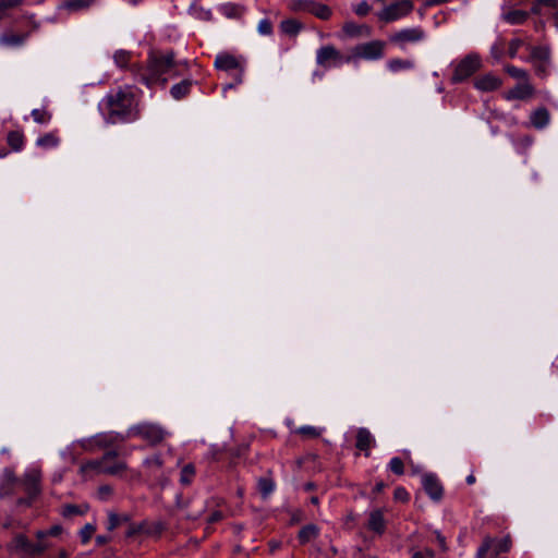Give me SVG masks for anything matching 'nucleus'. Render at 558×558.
<instances>
[{"label": "nucleus", "mask_w": 558, "mask_h": 558, "mask_svg": "<svg viewBox=\"0 0 558 558\" xmlns=\"http://www.w3.org/2000/svg\"><path fill=\"white\" fill-rule=\"evenodd\" d=\"M106 119L110 123H126L138 118L135 96L131 87L110 92L100 104Z\"/></svg>", "instance_id": "1"}, {"label": "nucleus", "mask_w": 558, "mask_h": 558, "mask_svg": "<svg viewBox=\"0 0 558 558\" xmlns=\"http://www.w3.org/2000/svg\"><path fill=\"white\" fill-rule=\"evenodd\" d=\"M126 469V464L118 460V451L109 450L100 459H93L81 465L84 475L107 474L120 475Z\"/></svg>", "instance_id": "2"}, {"label": "nucleus", "mask_w": 558, "mask_h": 558, "mask_svg": "<svg viewBox=\"0 0 558 558\" xmlns=\"http://www.w3.org/2000/svg\"><path fill=\"white\" fill-rule=\"evenodd\" d=\"M385 43L374 40L354 46L348 50V64L356 65L360 60H378L384 56Z\"/></svg>", "instance_id": "3"}, {"label": "nucleus", "mask_w": 558, "mask_h": 558, "mask_svg": "<svg viewBox=\"0 0 558 558\" xmlns=\"http://www.w3.org/2000/svg\"><path fill=\"white\" fill-rule=\"evenodd\" d=\"M166 432L157 424L140 423L129 428L126 438L138 436L150 444L160 442L165 438Z\"/></svg>", "instance_id": "4"}, {"label": "nucleus", "mask_w": 558, "mask_h": 558, "mask_svg": "<svg viewBox=\"0 0 558 558\" xmlns=\"http://www.w3.org/2000/svg\"><path fill=\"white\" fill-rule=\"evenodd\" d=\"M347 57L348 51L343 53L328 45L317 50L316 61L322 68H338L348 64Z\"/></svg>", "instance_id": "5"}, {"label": "nucleus", "mask_w": 558, "mask_h": 558, "mask_svg": "<svg viewBox=\"0 0 558 558\" xmlns=\"http://www.w3.org/2000/svg\"><path fill=\"white\" fill-rule=\"evenodd\" d=\"M11 549L29 558L43 554L48 544L45 542L33 543L25 535L17 534L11 542Z\"/></svg>", "instance_id": "6"}, {"label": "nucleus", "mask_w": 558, "mask_h": 558, "mask_svg": "<svg viewBox=\"0 0 558 558\" xmlns=\"http://www.w3.org/2000/svg\"><path fill=\"white\" fill-rule=\"evenodd\" d=\"M412 9L413 4L410 0H400L386 7L378 16L381 21L392 22L409 14Z\"/></svg>", "instance_id": "7"}, {"label": "nucleus", "mask_w": 558, "mask_h": 558, "mask_svg": "<svg viewBox=\"0 0 558 558\" xmlns=\"http://www.w3.org/2000/svg\"><path fill=\"white\" fill-rule=\"evenodd\" d=\"M424 37L425 34L423 29L420 27H412L404 28L395 33L391 35L390 41L400 47H404L407 44L421 41L424 39Z\"/></svg>", "instance_id": "8"}, {"label": "nucleus", "mask_w": 558, "mask_h": 558, "mask_svg": "<svg viewBox=\"0 0 558 558\" xmlns=\"http://www.w3.org/2000/svg\"><path fill=\"white\" fill-rule=\"evenodd\" d=\"M214 65L216 70H241L247 64L246 60L242 56L222 52L216 56Z\"/></svg>", "instance_id": "9"}, {"label": "nucleus", "mask_w": 558, "mask_h": 558, "mask_svg": "<svg viewBox=\"0 0 558 558\" xmlns=\"http://www.w3.org/2000/svg\"><path fill=\"white\" fill-rule=\"evenodd\" d=\"M126 437L122 435L112 434H98L92 439L85 440L82 446L85 450H92L94 447L106 448L112 445L116 440L123 441Z\"/></svg>", "instance_id": "10"}, {"label": "nucleus", "mask_w": 558, "mask_h": 558, "mask_svg": "<svg viewBox=\"0 0 558 558\" xmlns=\"http://www.w3.org/2000/svg\"><path fill=\"white\" fill-rule=\"evenodd\" d=\"M422 484L426 492V494L433 500H440L442 497V486L438 480V477L433 473H427L422 476Z\"/></svg>", "instance_id": "11"}, {"label": "nucleus", "mask_w": 558, "mask_h": 558, "mask_svg": "<svg viewBox=\"0 0 558 558\" xmlns=\"http://www.w3.org/2000/svg\"><path fill=\"white\" fill-rule=\"evenodd\" d=\"M39 480L40 473L35 469L29 470L24 474L22 484L26 494L31 497H36L39 494Z\"/></svg>", "instance_id": "12"}, {"label": "nucleus", "mask_w": 558, "mask_h": 558, "mask_svg": "<svg viewBox=\"0 0 558 558\" xmlns=\"http://www.w3.org/2000/svg\"><path fill=\"white\" fill-rule=\"evenodd\" d=\"M156 70L190 66L185 60H175L173 53H158L154 57Z\"/></svg>", "instance_id": "13"}, {"label": "nucleus", "mask_w": 558, "mask_h": 558, "mask_svg": "<svg viewBox=\"0 0 558 558\" xmlns=\"http://www.w3.org/2000/svg\"><path fill=\"white\" fill-rule=\"evenodd\" d=\"M501 85V80L492 74L485 73L481 76L474 77V86L483 92H490L497 89Z\"/></svg>", "instance_id": "14"}, {"label": "nucleus", "mask_w": 558, "mask_h": 558, "mask_svg": "<svg viewBox=\"0 0 558 558\" xmlns=\"http://www.w3.org/2000/svg\"><path fill=\"white\" fill-rule=\"evenodd\" d=\"M534 93V88L533 86L527 83V82H520L518 83L513 88L509 89L505 97L508 99V100H512V99H521V100H524V99H527L530 98Z\"/></svg>", "instance_id": "15"}, {"label": "nucleus", "mask_w": 558, "mask_h": 558, "mask_svg": "<svg viewBox=\"0 0 558 558\" xmlns=\"http://www.w3.org/2000/svg\"><path fill=\"white\" fill-rule=\"evenodd\" d=\"M355 446L357 449L364 451L366 457L369 456L371 447L375 446V438L367 428L360 427L357 429Z\"/></svg>", "instance_id": "16"}, {"label": "nucleus", "mask_w": 558, "mask_h": 558, "mask_svg": "<svg viewBox=\"0 0 558 558\" xmlns=\"http://www.w3.org/2000/svg\"><path fill=\"white\" fill-rule=\"evenodd\" d=\"M451 65L453 70H478L482 66V60L477 53L471 52L459 61L452 62Z\"/></svg>", "instance_id": "17"}, {"label": "nucleus", "mask_w": 558, "mask_h": 558, "mask_svg": "<svg viewBox=\"0 0 558 558\" xmlns=\"http://www.w3.org/2000/svg\"><path fill=\"white\" fill-rule=\"evenodd\" d=\"M344 36L350 38L367 37L371 34V28L367 25L356 24L354 22H347L342 27Z\"/></svg>", "instance_id": "18"}, {"label": "nucleus", "mask_w": 558, "mask_h": 558, "mask_svg": "<svg viewBox=\"0 0 558 558\" xmlns=\"http://www.w3.org/2000/svg\"><path fill=\"white\" fill-rule=\"evenodd\" d=\"M26 39L27 34L5 33L0 36V45L3 47H21Z\"/></svg>", "instance_id": "19"}, {"label": "nucleus", "mask_w": 558, "mask_h": 558, "mask_svg": "<svg viewBox=\"0 0 558 558\" xmlns=\"http://www.w3.org/2000/svg\"><path fill=\"white\" fill-rule=\"evenodd\" d=\"M367 527L377 534H383L385 532V519L380 510H374L371 512Z\"/></svg>", "instance_id": "20"}, {"label": "nucleus", "mask_w": 558, "mask_h": 558, "mask_svg": "<svg viewBox=\"0 0 558 558\" xmlns=\"http://www.w3.org/2000/svg\"><path fill=\"white\" fill-rule=\"evenodd\" d=\"M15 482L16 478L13 471L10 469H4L0 483V497H4L11 494L12 487L15 484Z\"/></svg>", "instance_id": "21"}, {"label": "nucleus", "mask_w": 558, "mask_h": 558, "mask_svg": "<svg viewBox=\"0 0 558 558\" xmlns=\"http://www.w3.org/2000/svg\"><path fill=\"white\" fill-rule=\"evenodd\" d=\"M318 535V526L315 524H307L300 530L298 538L301 544H306L312 539H315Z\"/></svg>", "instance_id": "22"}, {"label": "nucleus", "mask_w": 558, "mask_h": 558, "mask_svg": "<svg viewBox=\"0 0 558 558\" xmlns=\"http://www.w3.org/2000/svg\"><path fill=\"white\" fill-rule=\"evenodd\" d=\"M531 123L536 129H543L549 123V113L545 108H539L531 114Z\"/></svg>", "instance_id": "23"}, {"label": "nucleus", "mask_w": 558, "mask_h": 558, "mask_svg": "<svg viewBox=\"0 0 558 558\" xmlns=\"http://www.w3.org/2000/svg\"><path fill=\"white\" fill-rule=\"evenodd\" d=\"M191 86H192V81L183 80L182 82L174 84L171 87L170 94L177 100L182 99L184 96H186L189 94Z\"/></svg>", "instance_id": "24"}, {"label": "nucleus", "mask_w": 558, "mask_h": 558, "mask_svg": "<svg viewBox=\"0 0 558 558\" xmlns=\"http://www.w3.org/2000/svg\"><path fill=\"white\" fill-rule=\"evenodd\" d=\"M531 57L534 61L539 63V66L549 65V50L546 47H533L531 50Z\"/></svg>", "instance_id": "25"}, {"label": "nucleus", "mask_w": 558, "mask_h": 558, "mask_svg": "<svg viewBox=\"0 0 558 558\" xmlns=\"http://www.w3.org/2000/svg\"><path fill=\"white\" fill-rule=\"evenodd\" d=\"M281 31L289 36H296L302 28V24L293 19H288L281 22Z\"/></svg>", "instance_id": "26"}, {"label": "nucleus", "mask_w": 558, "mask_h": 558, "mask_svg": "<svg viewBox=\"0 0 558 558\" xmlns=\"http://www.w3.org/2000/svg\"><path fill=\"white\" fill-rule=\"evenodd\" d=\"M166 530V525L161 521L148 522L145 521V535L150 537H159Z\"/></svg>", "instance_id": "27"}, {"label": "nucleus", "mask_w": 558, "mask_h": 558, "mask_svg": "<svg viewBox=\"0 0 558 558\" xmlns=\"http://www.w3.org/2000/svg\"><path fill=\"white\" fill-rule=\"evenodd\" d=\"M8 144L9 146L15 150V151H19L23 148V145H24V136L21 132L19 131H11L9 132L8 134Z\"/></svg>", "instance_id": "28"}, {"label": "nucleus", "mask_w": 558, "mask_h": 558, "mask_svg": "<svg viewBox=\"0 0 558 558\" xmlns=\"http://www.w3.org/2000/svg\"><path fill=\"white\" fill-rule=\"evenodd\" d=\"M257 486L263 498H267L275 490V483L269 477H260Z\"/></svg>", "instance_id": "29"}, {"label": "nucleus", "mask_w": 558, "mask_h": 558, "mask_svg": "<svg viewBox=\"0 0 558 558\" xmlns=\"http://www.w3.org/2000/svg\"><path fill=\"white\" fill-rule=\"evenodd\" d=\"M310 13L322 20H328L331 16V10L328 5L315 1Z\"/></svg>", "instance_id": "30"}, {"label": "nucleus", "mask_w": 558, "mask_h": 558, "mask_svg": "<svg viewBox=\"0 0 558 558\" xmlns=\"http://www.w3.org/2000/svg\"><path fill=\"white\" fill-rule=\"evenodd\" d=\"M129 521V517L126 514H118L114 512L108 513V522H107V529L109 531H112L120 526L122 523H125Z\"/></svg>", "instance_id": "31"}, {"label": "nucleus", "mask_w": 558, "mask_h": 558, "mask_svg": "<svg viewBox=\"0 0 558 558\" xmlns=\"http://www.w3.org/2000/svg\"><path fill=\"white\" fill-rule=\"evenodd\" d=\"M58 144H59V138L52 133L45 134L44 136L37 138V141H36V145L38 147L46 148V149L57 147Z\"/></svg>", "instance_id": "32"}, {"label": "nucleus", "mask_w": 558, "mask_h": 558, "mask_svg": "<svg viewBox=\"0 0 558 558\" xmlns=\"http://www.w3.org/2000/svg\"><path fill=\"white\" fill-rule=\"evenodd\" d=\"M527 17V13L521 10H513L504 15V19L510 24H521Z\"/></svg>", "instance_id": "33"}, {"label": "nucleus", "mask_w": 558, "mask_h": 558, "mask_svg": "<svg viewBox=\"0 0 558 558\" xmlns=\"http://www.w3.org/2000/svg\"><path fill=\"white\" fill-rule=\"evenodd\" d=\"M324 428L304 425L296 429V434L306 437V438H317L322 435Z\"/></svg>", "instance_id": "34"}, {"label": "nucleus", "mask_w": 558, "mask_h": 558, "mask_svg": "<svg viewBox=\"0 0 558 558\" xmlns=\"http://www.w3.org/2000/svg\"><path fill=\"white\" fill-rule=\"evenodd\" d=\"M314 0H291L289 8L295 12H311Z\"/></svg>", "instance_id": "35"}, {"label": "nucleus", "mask_w": 558, "mask_h": 558, "mask_svg": "<svg viewBox=\"0 0 558 558\" xmlns=\"http://www.w3.org/2000/svg\"><path fill=\"white\" fill-rule=\"evenodd\" d=\"M194 475H195V466L191 463L184 465L181 471V477H180L181 484L190 485L193 481Z\"/></svg>", "instance_id": "36"}, {"label": "nucleus", "mask_w": 558, "mask_h": 558, "mask_svg": "<svg viewBox=\"0 0 558 558\" xmlns=\"http://www.w3.org/2000/svg\"><path fill=\"white\" fill-rule=\"evenodd\" d=\"M62 532V527L60 525H53L48 530H39L36 532V537L38 541L44 542V538L47 536H59Z\"/></svg>", "instance_id": "37"}, {"label": "nucleus", "mask_w": 558, "mask_h": 558, "mask_svg": "<svg viewBox=\"0 0 558 558\" xmlns=\"http://www.w3.org/2000/svg\"><path fill=\"white\" fill-rule=\"evenodd\" d=\"M23 3V0H0V21L5 16L7 11L17 8Z\"/></svg>", "instance_id": "38"}, {"label": "nucleus", "mask_w": 558, "mask_h": 558, "mask_svg": "<svg viewBox=\"0 0 558 558\" xmlns=\"http://www.w3.org/2000/svg\"><path fill=\"white\" fill-rule=\"evenodd\" d=\"M92 2V0H68L64 7L71 11H78L88 8Z\"/></svg>", "instance_id": "39"}, {"label": "nucleus", "mask_w": 558, "mask_h": 558, "mask_svg": "<svg viewBox=\"0 0 558 558\" xmlns=\"http://www.w3.org/2000/svg\"><path fill=\"white\" fill-rule=\"evenodd\" d=\"M138 534H145V521H143L141 523L130 524L128 532H126V537H133Z\"/></svg>", "instance_id": "40"}, {"label": "nucleus", "mask_w": 558, "mask_h": 558, "mask_svg": "<svg viewBox=\"0 0 558 558\" xmlns=\"http://www.w3.org/2000/svg\"><path fill=\"white\" fill-rule=\"evenodd\" d=\"M114 62H116V65L118 68H125L128 66V62H129V59H130V53L126 52V51H117L114 53Z\"/></svg>", "instance_id": "41"}, {"label": "nucleus", "mask_w": 558, "mask_h": 558, "mask_svg": "<svg viewBox=\"0 0 558 558\" xmlns=\"http://www.w3.org/2000/svg\"><path fill=\"white\" fill-rule=\"evenodd\" d=\"M389 470L397 475H401L404 472L403 462L400 458L395 457L389 462Z\"/></svg>", "instance_id": "42"}, {"label": "nucleus", "mask_w": 558, "mask_h": 558, "mask_svg": "<svg viewBox=\"0 0 558 558\" xmlns=\"http://www.w3.org/2000/svg\"><path fill=\"white\" fill-rule=\"evenodd\" d=\"M83 513H84V510H82L78 506H75V505H66L63 507V510H62V514L65 518L81 515Z\"/></svg>", "instance_id": "43"}, {"label": "nucleus", "mask_w": 558, "mask_h": 558, "mask_svg": "<svg viewBox=\"0 0 558 558\" xmlns=\"http://www.w3.org/2000/svg\"><path fill=\"white\" fill-rule=\"evenodd\" d=\"M353 10H354L355 14H357L359 16H365L371 12L372 8L367 1L362 0L357 4L354 5Z\"/></svg>", "instance_id": "44"}, {"label": "nucleus", "mask_w": 558, "mask_h": 558, "mask_svg": "<svg viewBox=\"0 0 558 558\" xmlns=\"http://www.w3.org/2000/svg\"><path fill=\"white\" fill-rule=\"evenodd\" d=\"M257 31L262 35H270L272 33V24L269 20L264 19L258 22Z\"/></svg>", "instance_id": "45"}, {"label": "nucleus", "mask_w": 558, "mask_h": 558, "mask_svg": "<svg viewBox=\"0 0 558 558\" xmlns=\"http://www.w3.org/2000/svg\"><path fill=\"white\" fill-rule=\"evenodd\" d=\"M32 117L34 121L40 124L47 123L50 119V116L46 111L40 109H34L32 111Z\"/></svg>", "instance_id": "46"}, {"label": "nucleus", "mask_w": 558, "mask_h": 558, "mask_svg": "<svg viewBox=\"0 0 558 558\" xmlns=\"http://www.w3.org/2000/svg\"><path fill=\"white\" fill-rule=\"evenodd\" d=\"M493 539L490 537H486L483 542L482 546L478 548L476 553V558H485L486 554L492 547Z\"/></svg>", "instance_id": "47"}, {"label": "nucleus", "mask_w": 558, "mask_h": 558, "mask_svg": "<svg viewBox=\"0 0 558 558\" xmlns=\"http://www.w3.org/2000/svg\"><path fill=\"white\" fill-rule=\"evenodd\" d=\"M95 530L96 529L93 524H85V526L81 530L82 542L87 543L90 539Z\"/></svg>", "instance_id": "48"}, {"label": "nucleus", "mask_w": 558, "mask_h": 558, "mask_svg": "<svg viewBox=\"0 0 558 558\" xmlns=\"http://www.w3.org/2000/svg\"><path fill=\"white\" fill-rule=\"evenodd\" d=\"M472 72H464V71H461V72H453L452 76H451V81L452 83H461V82H464L465 80H468L470 77V74Z\"/></svg>", "instance_id": "49"}, {"label": "nucleus", "mask_w": 558, "mask_h": 558, "mask_svg": "<svg viewBox=\"0 0 558 558\" xmlns=\"http://www.w3.org/2000/svg\"><path fill=\"white\" fill-rule=\"evenodd\" d=\"M410 66H412V64L409 61H404V60H400V59L392 60L389 63V68L391 70H398L401 68H410Z\"/></svg>", "instance_id": "50"}, {"label": "nucleus", "mask_w": 558, "mask_h": 558, "mask_svg": "<svg viewBox=\"0 0 558 558\" xmlns=\"http://www.w3.org/2000/svg\"><path fill=\"white\" fill-rule=\"evenodd\" d=\"M144 464L147 466L160 468L162 465V461L159 456H153L150 458L145 459Z\"/></svg>", "instance_id": "51"}, {"label": "nucleus", "mask_w": 558, "mask_h": 558, "mask_svg": "<svg viewBox=\"0 0 558 558\" xmlns=\"http://www.w3.org/2000/svg\"><path fill=\"white\" fill-rule=\"evenodd\" d=\"M434 557H435V553L429 548H425L424 550L414 553L411 558H434Z\"/></svg>", "instance_id": "52"}, {"label": "nucleus", "mask_w": 558, "mask_h": 558, "mask_svg": "<svg viewBox=\"0 0 558 558\" xmlns=\"http://www.w3.org/2000/svg\"><path fill=\"white\" fill-rule=\"evenodd\" d=\"M395 497H396V499L407 500L408 499V493L405 492L404 488L399 487V488H397L395 490Z\"/></svg>", "instance_id": "53"}, {"label": "nucleus", "mask_w": 558, "mask_h": 558, "mask_svg": "<svg viewBox=\"0 0 558 558\" xmlns=\"http://www.w3.org/2000/svg\"><path fill=\"white\" fill-rule=\"evenodd\" d=\"M242 83V80L240 76H236L235 81L232 82V83H228V84H225L223 87H222V92L223 94L230 89V88H234L236 85L241 84Z\"/></svg>", "instance_id": "54"}, {"label": "nucleus", "mask_w": 558, "mask_h": 558, "mask_svg": "<svg viewBox=\"0 0 558 558\" xmlns=\"http://www.w3.org/2000/svg\"><path fill=\"white\" fill-rule=\"evenodd\" d=\"M222 519V513L220 511H215L213 512L209 518H208V522L209 523H215V522H218Z\"/></svg>", "instance_id": "55"}, {"label": "nucleus", "mask_w": 558, "mask_h": 558, "mask_svg": "<svg viewBox=\"0 0 558 558\" xmlns=\"http://www.w3.org/2000/svg\"><path fill=\"white\" fill-rule=\"evenodd\" d=\"M522 40L514 39L510 43V52L511 54H514L515 50L522 45Z\"/></svg>", "instance_id": "56"}, {"label": "nucleus", "mask_w": 558, "mask_h": 558, "mask_svg": "<svg viewBox=\"0 0 558 558\" xmlns=\"http://www.w3.org/2000/svg\"><path fill=\"white\" fill-rule=\"evenodd\" d=\"M436 541L442 550H446V539L440 533H436Z\"/></svg>", "instance_id": "57"}, {"label": "nucleus", "mask_w": 558, "mask_h": 558, "mask_svg": "<svg viewBox=\"0 0 558 558\" xmlns=\"http://www.w3.org/2000/svg\"><path fill=\"white\" fill-rule=\"evenodd\" d=\"M35 497H31L29 495L26 498H20L17 500L19 506H31L32 501Z\"/></svg>", "instance_id": "58"}, {"label": "nucleus", "mask_w": 558, "mask_h": 558, "mask_svg": "<svg viewBox=\"0 0 558 558\" xmlns=\"http://www.w3.org/2000/svg\"><path fill=\"white\" fill-rule=\"evenodd\" d=\"M541 4L556 9L558 0H538Z\"/></svg>", "instance_id": "59"}, {"label": "nucleus", "mask_w": 558, "mask_h": 558, "mask_svg": "<svg viewBox=\"0 0 558 558\" xmlns=\"http://www.w3.org/2000/svg\"><path fill=\"white\" fill-rule=\"evenodd\" d=\"M509 550V543L508 541H502L498 544L497 553L507 551Z\"/></svg>", "instance_id": "60"}, {"label": "nucleus", "mask_w": 558, "mask_h": 558, "mask_svg": "<svg viewBox=\"0 0 558 558\" xmlns=\"http://www.w3.org/2000/svg\"><path fill=\"white\" fill-rule=\"evenodd\" d=\"M109 539H110V538H109L108 536H106V535H98V536L96 537V542H97V544H99V545H104V544L108 543V542H109Z\"/></svg>", "instance_id": "61"}, {"label": "nucleus", "mask_w": 558, "mask_h": 558, "mask_svg": "<svg viewBox=\"0 0 558 558\" xmlns=\"http://www.w3.org/2000/svg\"><path fill=\"white\" fill-rule=\"evenodd\" d=\"M385 487H386L385 483L380 481L375 484L374 490L376 493H380Z\"/></svg>", "instance_id": "62"}, {"label": "nucleus", "mask_w": 558, "mask_h": 558, "mask_svg": "<svg viewBox=\"0 0 558 558\" xmlns=\"http://www.w3.org/2000/svg\"><path fill=\"white\" fill-rule=\"evenodd\" d=\"M466 484L472 485L475 483V476L473 474H470L465 478Z\"/></svg>", "instance_id": "63"}, {"label": "nucleus", "mask_w": 558, "mask_h": 558, "mask_svg": "<svg viewBox=\"0 0 558 558\" xmlns=\"http://www.w3.org/2000/svg\"><path fill=\"white\" fill-rule=\"evenodd\" d=\"M58 558H68V554L64 550H61Z\"/></svg>", "instance_id": "64"}]
</instances>
